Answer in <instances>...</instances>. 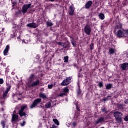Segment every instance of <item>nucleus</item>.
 I'll return each mask as SVG.
<instances>
[{"label": "nucleus", "mask_w": 128, "mask_h": 128, "mask_svg": "<svg viewBox=\"0 0 128 128\" xmlns=\"http://www.w3.org/2000/svg\"><path fill=\"white\" fill-rule=\"evenodd\" d=\"M6 86H8V83L7 82H6Z\"/></svg>", "instance_id": "61"}, {"label": "nucleus", "mask_w": 128, "mask_h": 128, "mask_svg": "<svg viewBox=\"0 0 128 128\" xmlns=\"http://www.w3.org/2000/svg\"><path fill=\"white\" fill-rule=\"evenodd\" d=\"M24 44H26L28 43V40H24V41H23L22 42V43H24Z\"/></svg>", "instance_id": "45"}, {"label": "nucleus", "mask_w": 128, "mask_h": 128, "mask_svg": "<svg viewBox=\"0 0 128 128\" xmlns=\"http://www.w3.org/2000/svg\"><path fill=\"white\" fill-rule=\"evenodd\" d=\"M40 84V80L37 79L35 81H34L32 84H28V88H34V86H38Z\"/></svg>", "instance_id": "8"}, {"label": "nucleus", "mask_w": 128, "mask_h": 128, "mask_svg": "<svg viewBox=\"0 0 128 128\" xmlns=\"http://www.w3.org/2000/svg\"><path fill=\"white\" fill-rule=\"evenodd\" d=\"M92 6V2L91 0L88 1L85 4V8L88 10Z\"/></svg>", "instance_id": "14"}, {"label": "nucleus", "mask_w": 128, "mask_h": 128, "mask_svg": "<svg viewBox=\"0 0 128 128\" xmlns=\"http://www.w3.org/2000/svg\"><path fill=\"white\" fill-rule=\"evenodd\" d=\"M78 77H80V76L82 77V74L80 73H79V74H78Z\"/></svg>", "instance_id": "48"}, {"label": "nucleus", "mask_w": 128, "mask_h": 128, "mask_svg": "<svg viewBox=\"0 0 128 128\" xmlns=\"http://www.w3.org/2000/svg\"><path fill=\"white\" fill-rule=\"evenodd\" d=\"M126 34V31L124 30H118L116 33V36L119 38H124Z\"/></svg>", "instance_id": "6"}, {"label": "nucleus", "mask_w": 128, "mask_h": 128, "mask_svg": "<svg viewBox=\"0 0 128 128\" xmlns=\"http://www.w3.org/2000/svg\"><path fill=\"white\" fill-rule=\"evenodd\" d=\"M94 43H92L90 46V48L91 50H94Z\"/></svg>", "instance_id": "32"}, {"label": "nucleus", "mask_w": 128, "mask_h": 128, "mask_svg": "<svg viewBox=\"0 0 128 128\" xmlns=\"http://www.w3.org/2000/svg\"><path fill=\"white\" fill-rule=\"evenodd\" d=\"M106 90H110L112 88V84H108L106 85Z\"/></svg>", "instance_id": "20"}, {"label": "nucleus", "mask_w": 128, "mask_h": 128, "mask_svg": "<svg viewBox=\"0 0 128 128\" xmlns=\"http://www.w3.org/2000/svg\"><path fill=\"white\" fill-rule=\"evenodd\" d=\"M84 32L85 34L88 36L90 34V33L92 32V28H90V24H86V26H84Z\"/></svg>", "instance_id": "4"}, {"label": "nucleus", "mask_w": 128, "mask_h": 128, "mask_svg": "<svg viewBox=\"0 0 128 128\" xmlns=\"http://www.w3.org/2000/svg\"><path fill=\"white\" fill-rule=\"evenodd\" d=\"M18 120V116L16 114H13L12 116V124H15Z\"/></svg>", "instance_id": "9"}, {"label": "nucleus", "mask_w": 128, "mask_h": 128, "mask_svg": "<svg viewBox=\"0 0 128 128\" xmlns=\"http://www.w3.org/2000/svg\"><path fill=\"white\" fill-rule=\"evenodd\" d=\"M106 120V118L104 117H100L98 118L94 122V124L96 126L98 124H102V122H104Z\"/></svg>", "instance_id": "7"}, {"label": "nucleus", "mask_w": 128, "mask_h": 128, "mask_svg": "<svg viewBox=\"0 0 128 128\" xmlns=\"http://www.w3.org/2000/svg\"><path fill=\"white\" fill-rule=\"evenodd\" d=\"M18 114H20V116H27L26 113L24 112H19Z\"/></svg>", "instance_id": "25"}, {"label": "nucleus", "mask_w": 128, "mask_h": 128, "mask_svg": "<svg viewBox=\"0 0 128 128\" xmlns=\"http://www.w3.org/2000/svg\"><path fill=\"white\" fill-rule=\"evenodd\" d=\"M120 68L122 70H128V63L124 62L121 64Z\"/></svg>", "instance_id": "11"}, {"label": "nucleus", "mask_w": 128, "mask_h": 128, "mask_svg": "<svg viewBox=\"0 0 128 128\" xmlns=\"http://www.w3.org/2000/svg\"><path fill=\"white\" fill-rule=\"evenodd\" d=\"M2 32H4V28H2Z\"/></svg>", "instance_id": "60"}, {"label": "nucleus", "mask_w": 128, "mask_h": 128, "mask_svg": "<svg viewBox=\"0 0 128 128\" xmlns=\"http://www.w3.org/2000/svg\"><path fill=\"white\" fill-rule=\"evenodd\" d=\"M54 86V84H50L48 85V88L49 90H52V87Z\"/></svg>", "instance_id": "36"}, {"label": "nucleus", "mask_w": 128, "mask_h": 128, "mask_svg": "<svg viewBox=\"0 0 128 128\" xmlns=\"http://www.w3.org/2000/svg\"><path fill=\"white\" fill-rule=\"evenodd\" d=\"M38 96L39 98H42V100H46V98H48V96L42 92H40Z\"/></svg>", "instance_id": "13"}, {"label": "nucleus", "mask_w": 128, "mask_h": 128, "mask_svg": "<svg viewBox=\"0 0 128 128\" xmlns=\"http://www.w3.org/2000/svg\"><path fill=\"white\" fill-rule=\"evenodd\" d=\"M106 100H108V98H104V102H106Z\"/></svg>", "instance_id": "51"}, {"label": "nucleus", "mask_w": 128, "mask_h": 128, "mask_svg": "<svg viewBox=\"0 0 128 128\" xmlns=\"http://www.w3.org/2000/svg\"><path fill=\"white\" fill-rule=\"evenodd\" d=\"M52 128H56V125H52Z\"/></svg>", "instance_id": "53"}, {"label": "nucleus", "mask_w": 128, "mask_h": 128, "mask_svg": "<svg viewBox=\"0 0 128 128\" xmlns=\"http://www.w3.org/2000/svg\"><path fill=\"white\" fill-rule=\"evenodd\" d=\"M78 124V122H73L72 124V126L74 128H75V126Z\"/></svg>", "instance_id": "40"}, {"label": "nucleus", "mask_w": 128, "mask_h": 128, "mask_svg": "<svg viewBox=\"0 0 128 128\" xmlns=\"http://www.w3.org/2000/svg\"><path fill=\"white\" fill-rule=\"evenodd\" d=\"M74 4H72L70 6L69 14L70 16H74Z\"/></svg>", "instance_id": "12"}, {"label": "nucleus", "mask_w": 128, "mask_h": 128, "mask_svg": "<svg viewBox=\"0 0 128 128\" xmlns=\"http://www.w3.org/2000/svg\"><path fill=\"white\" fill-rule=\"evenodd\" d=\"M122 28V24L118 22L116 24V26L115 27L116 30H120Z\"/></svg>", "instance_id": "18"}, {"label": "nucleus", "mask_w": 128, "mask_h": 128, "mask_svg": "<svg viewBox=\"0 0 128 128\" xmlns=\"http://www.w3.org/2000/svg\"><path fill=\"white\" fill-rule=\"evenodd\" d=\"M70 42H67L66 45H64V48H70Z\"/></svg>", "instance_id": "30"}, {"label": "nucleus", "mask_w": 128, "mask_h": 128, "mask_svg": "<svg viewBox=\"0 0 128 128\" xmlns=\"http://www.w3.org/2000/svg\"><path fill=\"white\" fill-rule=\"evenodd\" d=\"M72 77H67L65 80H64L61 83V86H66L68 84H70L72 82Z\"/></svg>", "instance_id": "3"}, {"label": "nucleus", "mask_w": 128, "mask_h": 128, "mask_svg": "<svg viewBox=\"0 0 128 128\" xmlns=\"http://www.w3.org/2000/svg\"><path fill=\"white\" fill-rule=\"evenodd\" d=\"M14 4H13V5L12 6V8H14Z\"/></svg>", "instance_id": "63"}, {"label": "nucleus", "mask_w": 128, "mask_h": 128, "mask_svg": "<svg viewBox=\"0 0 128 128\" xmlns=\"http://www.w3.org/2000/svg\"><path fill=\"white\" fill-rule=\"evenodd\" d=\"M10 36L11 38H14V36H16V32L14 31H12Z\"/></svg>", "instance_id": "31"}, {"label": "nucleus", "mask_w": 128, "mask_h": 128, "mask_svg": "<svg viewBox=\"0 0 128 128\" xmlns=\"http://www.w3.org/2000/svg\"><path fill=\"white\" fill-rule=\"evenodd\" d=\"M125 30V34H128V30Z\"/></svg>", "instance_id": "50"}, {"label": "nucleus", "mask_w": 128, "mask_h": 128, "mask_svg": "<svg viewBox=\"0 0 128 128\" xmlns=\"http://www.w3.org/2000/svg\"><path fill=\"white\" fill-rule=\"evenodd\" d=\"M10 88H12V86H10L8 88H9V89L10 90Z\"/></svg>", "instance_id": "59"}, {"label": "nucleus", "mask_w": 128, "mask_h": 128, "mask_svg": "<svg viewBox=\"0 0 128 128\" xmlns=\"http://www.w3.org/2000/svg\"><path fill=\"white\" fill-rule=\"evenodd\" d=\"M26 124V121L24 120L22 122H20V126H24Z\"/></svg>", "instance_id": "35"}, {"label": "nucleus", "mask_w": 128, "mask_h": 128, "mask_svg": "<svg viewBox=\"0 0 128 128\" xmlns=\"http://www.w3.org/2000/svg\"><path fill=\"white\" fill-rule=\"evenodd\" d=\"M98 16L100 20H104V14H103L102 13L99 14Z\"/></svg>", "instance_id": "26"}, {"label": "nucleus", "mask_w": 128, "mask_h": 128, "mask_svg": "<svg viewBox=\"0 0 128 128\" xmlns=\"http://www.w3.org/2000/svg\"><path fill=\"white\" fill-rule=\"evenodd\" d=\"M120 106H122V104H120L118 105V108H120Z\"/></svg>", "instance_id": "52"}, {"label": "nucleus", "mask_w": 128, "mask_h": 128, "mask_svg": "<svg viewBox=\"0 0 128 128\" xmlns=\"http://www.w3.org/2000/svg\"><path fill=\"white\" fill-rule=\"evenodd\" d=\"M63 92L65 94H66L68 92V86L64 87L63 89Z\"/></svg>", "instance_id": "24"}, {"label": "nucleus", "mask_w": 128, "mask_h": 128, "mask_svg": "<svg viewBox=\"0 0 128 128\" xmlns=\"http://www.w3.org/2000/svg\"><path fill=\"white\" fill-rule=\"evenodd\" d=\"M101 110H102V112H104L105 114H108V111H106V107H104V106H103L101 108Z\"/></svg>", "instance_id": "27"}, {"label": "nucleus", "mask_w": 128, "mask_h": 128, "mask_svg": "<svg viewBox=\"0 0 128 128\" xmlns=\"http://www.w3.org/2000/svg\"><path fill=\"white\" fill-rule=\"evenodd\" d=\"M8 50H10V46L7 45L4 50V56H8Z\"/></svg>", "instance_id": "15"}, {"label": "nucleus", "mask_w": 128, "mask_h": 128, "mask_svg": "<svg viewBox=\"0 0 128 128\" xmlns=\"http://www.w3.org/2000/svg\"><path fill=\"white\" fill-rule=\"evenodd\" d=\"M8 92H4L3 93V98H6L7 96H8Z\"/></svg>", "instance_id": "37"}, {"label": "nucleus", "mask_w": 128, "mask_h": 128, "mask_svg": "<svg viewBox=\"0 0 128 128\" xmlns=\"http://www.w3.org/2000/svg\"><path fill=\"white\" fill-rule=\"evenodd\" d=\"M59 46H62L63 48H64V43H62V42H57Z\"/></svg>", "instance_id": "34"}, {"label": "nucleus", "mask_w": 128, "mask_h": 128, "mask_svg": "<svg viewBox=\"0 0 128 128\" xmlns=\"http://www.w3.org/2000/svg\"><path fill=\"white\" fill-rule=\"evenodd\" d=\"M82 69L80 68V70H79V72H82Z\"/></svg>", "instance_id": "56"}, {"label": "nucleus", "mask_w": 128, "mask_h": 128, "mask_svg": "<svg viewBox=\"0 0 128 128\" xmlns=\"http://www.w3.org/2000/svg\"><path fill=\"white\" fill-rule=\"evenodd\" d=\"M108 98H112V96L108 95Z\"/></svg>", "instance_id": "57"}, {"label": "nucleus", "mask_w": 128, "mask_h": 128, "mask_svg": "<svg viewBox=\"0 0 128 128\" xmlns=\"http://www.w3.org/2000/svg\"><path fill=\"white\" fill-rule=\"evenodd\" d=\"M54 0H50V2H54Z\"/></svg>", "instance_id": "58"}, {"label": "nucleus", "mask_w": 128, "mask_h": 128, "mask_svg": "<svg viewBox=\"0 0 128 128\" xmlns=\"http://www.w3.org/2000/svg\"><path fill=\"white\" fill-rule=\"evenodd\" d=\"M66 96V93H61L60 94H58V96Z\"/></svg>", "instance_id": "41"}, {"label": "nucleus", "mask_w": 128, "mask_h": 128, "mask_svg": "<svg viewBox=\"0 0 128 128\" xmlns=\"http://www.w3.org/2000/svg\"><path fill=\"white\" fill-rule=\"evenodd\" d=\"M2 112H4V108H2Z\"/></svg>", "instance_id": "64"}, {"label": "nucleus", "mask_w": 128, "mask_h": 128, "mask_svg": "<svg viewBox=\"0 0 128 128\" xmlns=\"http://www.w3.org/2000/svg\"><path fill=\"white\" fill-rule=\"evenodd\" d=\"M20 14V12H16V14Z\"/></svg>", "instance_id": "54"}, {"label": "nucleus", "mask_w": 128, "mask_h": 128, "mask_svg": "<svg viewBox=\"0 0 128 128\" xmlns=\"http://www.w3.org/2000/svg\"><path fill=\"white\" fill-rule=\"evenodd\" d=\"M124 104H128V100H126L125 101H124Z\"/></svg>", "instance_id": "49"}, {"label": "nucleus", "mask_w": 128, "mask_h": 128, "mask_svg": "<svg viewBox=\"0 0 128 128\" xmlns=\"http://www.w3.org/2000/svg\"><path fill=\"white\" fill-rule=\"evenodd\" d=\"M31 6H32V4H24L22 6V12L23 14H26V12H28V8H30Z\"/></svg>", "instance_id": "5"}, {"label": "nucleus", "mask_w": 128, "mask_h": 128, "mask_svg": "<svg viewBox=\"0 0 128 128\" xmlns=\"http://www.w3.org/2000/svg\"><path fill=\"white\" fill-rule=\"evenodd\" d=\"M76 108L78 112H80V108H78V106H76Z\"/></svg>", "instance_id": "46"}, {"label": "nucleus", "mask_w": 128, "mask_h": 128, "mask_svg": "<svg viewBox=\"0 0 128 128\" xmlns=\"http://www.w3.org/2000/svg\"><path fill=\"white\" fill-rule=\"evenodd\" d=\"M42 102V99L40 98H36L34 100V102H32V104L30 106V108H36V106L40 104Z\"/></svg>", "instance_id": "2"}, {"label": "nucleus", "mask_w": 128, "mask_h": 128, "mask_svg": "<svg viewBox=\"0 0 128 128\" xmlns=\"http://www.w3.org/2000/svg\"><path fill=\"white\" fill-rule=\"evenodd\" d=\"M64 62H68V56L64 57Z\"/></svg>", "instance_id": "28"}, {"label": "nucleus", "mask_w": 128, "mask_h": 128, "mask_svg": "<svg viewBox=\"0 0 128 128\" xmlns=\"http://www.w3.org/2000/svg\"><path fill=\"white\" fill-rule=\"evenodd\" d=\"M1 124H2V128H4L6 124H4V121H2L1 122Z\"/></svg>", "instance_id": "39"}, {"label": "nucleus", "mask_w": 128, "mask_h": 128, "mask_svg": "<svg viewBox=\"0 0 128 128\" xmlns=\"http://www.w3.org/2000/svg\"><path fill=\"white\" fill-rule=\"evenodd\" d=\"M50 106H52V102H48L45 104V107L46 108H50Z\"/></svg>", "instance_id": "23"}, {"label": "nucleus", "mask_w": 128, "mask_h": 128, "mask_svg": "<svg viewBox=\"0 0 128 128\" xmlns=\"http://www.w3.org/2000/svg\"><path fill=\"white\" fill-rule=\"evenodd\" d=\"M4 84V79L0 78V84Z\"/></svg>", "instance_id": "42"}, {"label": "nucleus", "mask_w": 128, "mask_h": 128, "mask_svg": "<svg viewBox=\"0 0 128 128\" xmlns=\"http://www.w3.org/2000/svg\"><path fill=\"white\" fill-rule=\"evenodd\" d=\"M114 116L116 120V122H122V114L120 112H115L114 113Z\"/></svg>", "instance_id": "1"}, {"label": "nucleus", "mask_w": 128, "mask_h": 128, "mask_svg": "<svg viewBox=\"0 0 128 128\" xmlns=\"http://www.w3.org/2000/svg\"><path fill=\"white\" fill-rule=\"evenodd\" d=\"M16 95H14L13 96V98H16Z\"/></svg>", "instance_id": "62"}, {"label": "nucleus", "mask_w": 128, "mask_h": 128, "mask_svg": "<svg viewBox=\"0 0 128 128\" xmlns=\"http://www.w3.org/2000/svg\"><path fill=\"white\" fill-rule=\"evenodd\" d=\"M124 120H125V122H128V116H126L124 117Z\"/></svg>", "instance_id": "43"}, {"label": "nucleus", "mask_w": 128, "mask_h": 128, "mask_svg": "<svg viewBox=\"0 0 128 128\" xmlns=\"http://www.w3.org/2000/svg\"><path fill=\"white\" fill-rule=\"evenodd\" d=\"M53 122L56 124V126H58L60 124V123H58V119H53Z\"/></svg>", "instance_id": "29"}, {"label": "nucleus", "mask_w": 128, "mask_h": 128, "mask_svg": "<svg viewBox=\"0 0 128 128\" xmlns=\"http://www.w3.org/2000/svg\"><path fill=\"white\" fill-rule=\"evenodd\" d=\"M46 26L47 28H52V26H54V24L52 22V20H48L46 22Z\"/></svg>", "instance_id": "16"}, {"label": "nucleus", "mask_w": 128, "mask_h": 128, "mask_svg": "<svg viewBox=\"0 0 128 128\" xmlns=\"http://www.w3.org/2000/svg\"><path fill=\"white\" fill-rule=\"evenodd\" d=\"M20 64H24V59L22 58V59L20 60Z\"/></svg>", "instance_id": "44"}, {"label": "nucleus", "mask_w": 128, "mask_h": 128, "mask_svg": "<svg viewBox=\"0 0 128 128\" xmlns=\"http://www.w3.org/2000/svg\"><path fill=\"white\" fill-rule=\"evenodd\" d=\"M26 108H28V105L26 104L21 106L20 110H19V112H24V109Z\"/></svg>", "instance_id": "22"}, {"label": "nucleus", "mask_w": 128, "mask_h": 128, "mask_svg": "<svg viewBox=\"0 0 128 128\" xmlns=\"http://www.w3.org/2000/svg\"><path fill=\"white\" fill-rule=\"evenodd\" d=\"M98 84L99 88H102V86H104L102 82H100Z\"/></svg>", "instance_id": "38"}, {"label": "nucleus", "mask_w": 128, "mask_h": 128, "mask_svg": "<svg viewBox=\"0 0 128 128\" xmlns=\"http://www.w3.org/2000/svg\"><path fill=\"white\" fill-rule=\"evenodd\" d=\"M82 93V90H80V89L79 88L77 90V96H80V94Z\"/></svg>", "instance_id": "33"}, {"label": "nucleus", "mask_w": 128, "mask_h": 128, "mask_svg": "<svg viewBox=\"0 0 128 128\" xmlns=\"http://www.w3.org/2000/svg\"><path fill=\"white\" fill-rule=\"evenodd\" d=\"M10 88H8L6 89V91L5 92H10Z\"/></svg>", "instance_id": "47"}, {"label": "nucleus", "mask_w": 128, "mask_h": 128, "mask_svg": "<svg viewBox=\"0 0 128 128\" xmlns=\"http://www.w3.org/2000/svg\"><path fill=\"white\" fill-rule=\"evenodd\" d=\"M28 80L30 82H34V74H31Z\"/></svg>", "instance_id": "17"}, {"label": "nucleus", "mask_w": 128, "mask_h": 128, "mask_svg": "<svg viewBox=\"0 0 128 128\" xmlns=\"http://www.w3.org/2000/svg\"><path fill=\"white\" fill-rule=\"evenodd\" d=\"M109 54H114L116 52V50H114V48H110L109 50Z\"/></svg>", "instance_id": "19"}, {"label": "nucleus", "mask_w": 128, "mask_h": 128, "mask_svg": "<svg viewBox=\"0 0 128 128\" xmlns=\"http://www.w3.org/2000/svg\"><path fill=\"white\" fill-rule=\"evenodd\" d=\"M70 40H71V42L73 46H76V40H74V38H72V37H70Z\"/></svg>", "instance_id": "21"}, {"label": "nucleus", "mask_w": 128, "mask_h": 128, "mask_svg": "<svg viewBox=\"0 0 128 128\" xmlns=\"http://www.w3.org/2000/svg\"><path fill=\"white\" fill-rule=\"evenodd\" d=\"M12 4L14 5V4H16V2H13Z\"/></svg>", "instance_id": "55"}, {"label": "nucleus", "mask_w": 128, "mask_h": 128, "mask_svg": "<svg viewBox=\"0 0 128 128\" xmlns=\"http://www.w3.org/2000/svg\"><path fill=\"white\" fill-rule=\"evenodd\" d=\"M26 26L28 28H36L38 26V24L36 23L32 22L27 24Z\"/></svg>", "instance_id": "10"}]
</instances>
